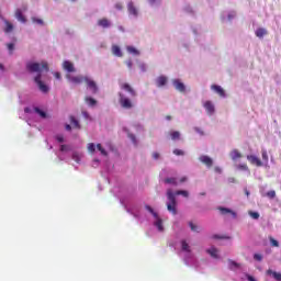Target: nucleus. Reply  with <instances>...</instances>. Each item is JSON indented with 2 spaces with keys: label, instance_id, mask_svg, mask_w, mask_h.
Returning <instances> with one entry per match:
<instances>
[{
  "label": "nucleus",
  "instance_id": "nucleus-1",
  "mask_svg": "<svg viewBox=\"0 0 281 281\" xmlns=\"http://www.w3.org/2000/svg\"><path fill=\"white\" fill-rule=\"evenodd\" d=\"M176 196H184L188 199L190 196V193L186 190H178L176 192H172V189L167 190V199L169 203H167V210L171 214L177 215V198Z\"/></svg>",
  "mask_w": 281,
  "mask_h": 281
},
{
  "label": "nucleus",
  "instance_id": "nucleus-2",
  "mask_svg": "<svg viewBox=\"0 0 281 281\" xmlns=\"http://www.w3.org/2000/svg\"><path fill=\"white\" fill-rule=\"evenodd\" d=\"M66 78L67 80H69V82H72V85H82V82H86V85L89 87V89L93 91V93L98 91V86H95V82L93 80H89V78L87 77H82V76L74 77L71 76V72H67Z\"/></svg>",
  "mask_w": 281,
  "mask_h": 281
},
{
  "label": "nucleus",
  "instance_id": "nucleus-3",
  "mask_svg": "<svg viewBox=\"0 0 281 281\" xmlns=\"http://www.w3.org/2000/svg\"><path fill=\"white\" fill-rule=\"evenodd\" d=\"M27 71H49V66L47 63H27L26 64Z\"/></svg>",
  "mask_w": 281,
  "mask_h": 281
},
{
  "label": "nucleus",
  "instance_id": "nucleus-4",
  "mask_svg": "<svg viewBox=\"0 0 281 281\" xmlns=\"http://www.w3.org/2000/svg\"><path fill=\"white\" fill-rule=\"evenodd\" d=\"M34 81L42 93H47L49 91V87L43 82L41 72L37 74V76L34 78Z\"/></svg>",
  "mask_w": 281,
  "mask_h": 281
},
{
  "label": "nucleus",
  "instance_id": "nucleus-5",
  "mask_svg": "<svg viewBox=\"0 0 281 281\" xmlns=\"http://www.w3.org/2000/svg\"><path fill=\"white\" fill-rule=\"evenodd\" d=\"M119 102L122 109H133V101L125 97L122 92L119 93Z\"/></svg>",
  "mask_w": 281,
  "mask_h": 281
},
{
  "label": "nucleus",
  "instance_id": "nucleus-6",
  "mask_svg": "<svg viewBox=\"0 0 281 281\" xmlns=\"http://www.w3.org/2000/svg\"><path fill=\"white\" fill-rule=\"evenodd\" d=\"M172 85L177 91H179L180 93H186V85H183V82H181V80L173 79Z\"/></svg>",
  "mask_w": 281,
  "mask_h": 281
},
{
  "label": "nucleus",
  "instance_id": "nucleus-7",
  "mask_svg": "<svg viewBox=\"0 0 281 281\" xmlns=\"http://www.w3.org/2000/svg\"><path fill=\"white\" fill-rule=\"evenodd\" d=\"M247 159L252 166H257V168H260L262 166V160H260V158L255 155H248Z\"/></svg>",
  "mask_w": 281,
  "mask_h": 281
},
{
  "label": "nucleus",
  "instance_id": "nucleus-8",
  "mask_svg": "<svg viewBox=\"0 0 281 281\" xmlns=\"http://www.w3.org/2000/svg\"><path fill=\"white\" fill-rule=\"evenodd\" d=\"M211 89H212V91H214V93H217V95H220V98H225V90L221 86L212 85Z\"/></svg>",
  "mask_w": 281,
  "mask_h": 281
},
{
  "label": "nucleus",
  "instance_id": "nucleus-9",
  "mask_svg": "<svg viewBox=\"0 0 281 281\" xmlns=\"http://www.w3.org/2000/svg\"><path fill=\"white\" fill-rule=\"evenodd\" d=\"M121 89H124V91H127V93H130L132 98H135L137 95V92L128 83H122Z\"/></svg>",
  "mask_w": 281,
  "mask_h": 281
},
{
  "label": "nucleus",
  "instance_id": "nucleus-10",
  "mask_svg": "<svg viewBox=\"0 0 281 281\" xmlns=\"http://www.w3.org/2000/svg\"><path fill=\"white\" fill-rule=\"evenodd\" d=\"M204 109L209 115H213L215 111L214 103H212V101L204 102Z\"/></svg>",
  "mask_w": 281,
  "mask_h": 281
},
{
  "label": "nucleus",
  "instance_id": "nucleus-11",
  "mask_svg": "<svg viewBox=\"0 0 281 281\" xmlns=\"http://www.w3.org/2000/svg\"><path fill=\"white\" fill-rule=\"evenodd\" d=\"M200 161L202 164H204L205 166H207V168H212V165L214 164V161L212 160V158H210L209 156H201L200 157Z\"/></svg>",
  "mask_w": 281,
  "mask_h": 281
},
{
  "label": "nucleus",
  "instance_id": "nucleus-12",
  "mask_svg": "<svg viewBox=\"0 0 281 281\" xmlns=\"http://www.w3.org/2000/svg\"><path fill=\"white\" fill-rule=\"evenodd\" d=\"M112 54L117 58H122V56H124V54L122 53V48H120V46L117 45H112Z\"/></svg>",
  "mask_w": 281,
  "mask_h": 281
},
{
  "label": "nucleus",
  "instance_id": "nucleus-13",
  "mask_svg": "<svg viewBox=\"0 0 281 281\" xmlns=\"http://www.w3.org/2000/svg\"><path fill=\"white\" fill-rule=\"evenodd\" d=\"M15 19H18V21H20V23H26V21H27L25 19V15H23V11H21V9H16Z\"/></svg>",
  "mask_w": 281,
  "mask_h": 281
},
{
  "label": "nucleus",
  "instance_id": "nucleus-14",
  "mask_svg": "<svg viewBox=\"0 0 281 281\" xmlns=\"http://www.w3.org/2000/svg\"><path fill=\"white\" fill-rule=\"evenodd\" d=\"M267 276H272V278L276 279L277 281H281V272H276L271 269H268Z\"/></svg>",
  "mask_w": 281,
  "mask_h": 281
},
{
  "label": "nucleus",
  "instance_id": "nucleus-15",
  "mask_svg": "<svg viewBox=\"0 0 281 281\" xmlns=\"http://www.w3.org/2000/svg\"><path fill=\"white\" fill-rule=\"evenodd\" d=\"M127 10L130 14H133V16H137V8H135V4H133V2H128Z\"/></svg>",
  "mask_w": 281,
  "mask_h": 281
},
{
  "label": "nucleus",
  "instance_id": "nucleus-16",
  "mask_svg": "<svg viewBox=\"0 0 281 281\" xmlns=\"http://www.w3.org/2000/svg\"><path fill=\"white\" fill-rule=\"evenodd\" d=\"M155 226L157 227L158 232H164V221L159 218V215L156 217Z\"/></svg>",
  "mask_w": 281,
  "mask_h": 281
},
{
  "label": "nucleus",
  "instance_id": "nucleus-17",
  "mask_svg": "<svg viewBox=\"0 0 281 281\" xmlns=\"http://www.w3.org/2000/svg\"><path fill=\"white\" fill-rule=\"evenodd\" d=\"M168 78L161 76L157 78V87H166Z\"/></svg>",
  "mask_w": 281,
  "mask_h": 281
},
{
  "label": "nucleus",
  "instance_id": "nucleus-18",
  "mask_svg": "<svg viewBox=\"0 0 281 281\" xmlns=\"http://www.w3.org/2000/svg\"><path fill=\"white\" fill-rule=\"evenodd\" d=\"M240 157H243V154H240V151H238V149H233L231 151V158L233 160L240 159Z\"/></svg>",
  "mask_w": 281,
  "mask_h": 281
},
{
  "label": "nucleus",
  "instance_id": "nucleus-19",
  "mask_svg": "<svg viewBox=\"0 0 281 281\" xmlns=\"http://www.w3.org/2000/svg\"><path fill=\"white\" fill-rule=\"evenodd\" d=\"M218 210H220V212H221V214H223V215H225V214H233V216L236 218V213H234V211H232V210H229V209H227V207H223V206H221V207H218Z\"/></svg>",
  "mask_w": 281,
  "mask_h": 281
},
{
  "label": "nucleus",
  "instance_id": "nucleus-20",
  "mask_svg": "<svg viewBox=\"0 0 281 281\" xmlns=\"http://www.w3.org/2000/svg\"><path fill=\"white\" fill-rule=\"evenodd\" d=\"M98 25H100V27H111V22L106 19H101L98 21Z\"/></svg>",
  "mask_w": 281,
  "mask_h": 281
},
{
  "label": "nucleus",
  "instance_id": "nucleus-21",
  "mask_svg": "<svg viewBox=\"0 0 281 281\" xmlns=\"http://www.w3.org/2000/svg\"><path fill=\"white\" fill-rule=\"evenodd\" d=\"M63 67L65 71H74V64L71 61H64Z\"/></svg>",
  "mask_w": 281,
  "mask_h": 281
},
{
  "label": "nucleus",
  "instance_id": "nucleus-22",
  "mask_svg": "<svg viewBox=\"0 0 281 281\" xmlns=\"http://www.w3.org/2000/svg\"><path fill=\"white\" fill-rule=\"evenodd\" d=\"M206 254H210L212 258H218V249L212 247L206 250Z\"/></svg>",
  "mask_w": 281,
  "mask_h": 281
},
{
  "label": "nucleus",
  "instance_id": "nucleus-23",
  "mask_svg": "<svg viewBox=\"0 0 281 281\" xmlns=\"http://www.w3.org/2000/svg\"><path fill=\"white\" fill-rule=\"evenodd\" d=\"M256 36L258 38H262L263 36H267V31L262 27L257 29Z\"/></svg>",
  "mask_w": 281,
  "mask_h": 281
},
{
  "label": "nucleus",
  "instance_id": "nucleus-24",
  "mask_svg": "<svg viewBox=\"0 0 281 281\" xmlns=\"http://www.w3.org/2000/svg\"><path fill=\"white\" fill-rule=\"evenodd\" d=\"M5 23V29H4V32L5 34H10V32H12V30H14V25H12V23H10L8 20L4 21Z\"/></svg>",
  "mask_w": 281,
  "mask_h": 281
},
{
  "label": "nucleus",
  "instance_id": "nucleus-25",
  "mask_svg": "<svg viewBox=\"0 0 281 281\" xmlns=\"http://www.w3.org/2000/svg\"><path fill=\"white\" fill-rule=\"evenodd\" d=\"M126 50L128 52V54H133L134 56H139V50L134 46H127Z\"/></svg>",
  "mask_w": 281,
  "mask_h": 281
},
{
  "label": "nucleus",
  "instance_id": "nucleus-26",
  "mask_svg": "<svg viewBox=\"0 0 281 281\" xmlns=\"http://www.w3.org/2000/svg\"><path fill=\"white\" fill-rule=\"evenodd\" d=\"M170 137L173 142H176V139H180L181 138V133H179V131H173L170 132Z\"/></svg>",
  "mask_w": 281,
  "mask_h": 281
},
{
  "label": "nucleus",
  "instance_id": "nucleus-27",
  "mask_svg": "<svg viewBox=\"0 0 281 281\" xmlns=\"http://www.w3.org/2000/svg\"><path fill=\"white\" fill-rule=\"evenodd\" d=\"M181 249H182V251H187L188 254H190V251H191L190 250V245L186 240L181 241Z\"/></svg>",
  "mask_w": 281,
  "mask_h": 281
},
{
  "label": "nucleus",
  "instance_id": "nucleus-28",
  "mask_svg": "<svg viewBox=\"0 0 281 281\" xmlns=\"http://www.w3.org/2000/svg\"><path fill=\"white\" fill-rule=\"evenodd\" d=\"M164 181L167 184L177 186V178H166Z\"/></svg>",
  "mask_w": 281,
  "mask_h": 281
},
{
  "label": "nucleus",
  "instance_id": "nucleus-29",
  "mask_svg": "<svg viewBox=\"0 0 281 281\" xmlns=\"http://www.w3.org/2000/svg\"><path fill=\"white\" fill-rule=\"evenodd\" d=\"M261 157L265 164H269V154H267L266 149L261 150Z\"/></svg>",
  "mask_w": 281,
  "mask_h": 281
},
{
  "label": "nucleus",
  "instance_id": "nucleus-30",
  "mask_svg": "<svg viewBox=\"0 0 281 281\" xmlns=\"http://www.w3.org/2000/svg\"><path fill=\"white\" fill-rule=\"evenodd\" d=\"M70 124H72V126H75V128H80V123L74 116H70Z\"/></svg>",
  "mask_w": 281,
  "mask_h": 281
},
{
  "label": "nucleus",
  "instance_id": "nucleus-31",
  "mask_svg": "<svg viewBox=\"0 0 281 281\" xmlns=\"http://www.w3.org/2000/svg\"><path fill=\"white\" fill-rule=\"evenodd\" d=\"M34 111H35V113H37V115L42 116L43 119L47 117V113H45L40 108H35Z\"/></svg>",
  "mask_w": 281,
  "mask_h": 281
},
{
  "label": "nucleus",
  "instance_id": "nucleus-32",
  "mask_svg": "<svg viewBox=\"0 0 281 281\" xmlns=\"http://www.w3.org/2000/svg\"><path fill=\"white\" fill-rule=\"evenodd\" d=\"M269 240H270L271 247H280V243L278 240H276V238L270 236Z\"/></svg>",
  "mask_w": 281,
  "mask_h": 281
},
{
  "label": "nucleus",
  "instance_id": "nucleus-33",
  "mask_svg": "<svg viewBox=\"0 0 281 281\" xmlns=\"http://www.w3.org/2000/svg\"><path fill=\"white\" fill-rule=\"evenodd\" d=\"M97 148H98V150L101 151V155L106 157L108 153H106V149L102 147V144H97Z\"/></svg>",
  "mask_w": 281,
  "mask_h": 281
},
{
  "label": "nucleus",
  "instance_id": "nucleus-34",
  "mask_svg": "<svg viewBox=\"0 0 281 281\" xmlns=\"http://www.w3.org/2000/svg\"><path fill=\"white\" fill-rule=\"evenodd\" d=\"M249 216H251V218H254L255 221H258V218H260V213L250 211Z\"/></svg>",
  "mask_w": 281,
  "mask_h": 281
},
{
  "label": "nucleus",
  "instance_id": "nucleus-35",
  "mask_svg": "<svg viewBox=\"0 0 281 281\" xmlns=\"http://www.w3.org/2000/svg\"><path fill=\"white\" fill-rule=\"evenodd\" d=\"M86 102L90 105V106H95V99L93 98H86Z\"/></svg>",
  "mask_w": 281,
  "mask_h": 281
},
{
  "label": "nucleus",
  "instance_id": "nucleus-36",
  "mask_svg": "<svg viewBox=\"0 0 281 281\" xmlns=\"http://www.w3.org/2000/svg\"><path fill=\"white\" fill-rule=\"evenodd\" d=\"M189 226L191 228V232H196L199 233V226H196L194 223L190 222Z\"/></svg>",
  "mask_w": 281,
  "mask_h": 281
},
{
  "label": "nucleus",
  "instance_id": "nucleus-37",
  "mask_svg": "<svg viewBox=\"0 0 281 281\" xmlns=\"http://www.w3.org/2000/svg\"><path fill=\"white\" fill-rule=\"evenodd\" d=\"M266 196H268V199H276V191H273V190L268 191L266 193Z\"/></svg>",
  "mask_w": 281,
  "mask_h": 281
},
{
  "label": "nucleus",
  "instance_id": "nucleus-38",
  "mask_svg": "<svg viewBox=\"0 0 281 281\" xmlns=\"http://www.w3.org/2000/svg\"><path fill=\"white\" fill-rule=\"evenodd\" d=\"M88 150L90 153H95V144H93V143L88 144Z\"/></svg>",
  "mask_w": 281,
  "mask_h": 281
},
{
  "label": "nucleus",
  "instance_id": "nucleus-39",
  "mask_svg": "<svg viewBox=\"0 0 281 281\" xmlns=\"http://www.w3.org/2000/svg\"><path fill=\"white\" fill-rule=\"evenodd\" d=\"M254 260H257V262H262V255L261 254H255Z\"/></svg>",
  "mask_w": 281,
  "mask_h": 281
},
{
  "label": "nucleus",
  "instance_id": "nucleus-40",
  "mask_svg": "<svg viewBox=\"0 0 281 281\" xmlns=\"http://www.w3.org/2000/svg\"><path fill=\"white\" fill-rule=\"evenodd\" d=\"M173 155H177L178 157L186 155V153L181 149H175Z\"/></svg>",
  "mask_w": 281,
  "mask_h": 281
},
{
  "label": "nucleus",
  "instance_id": "nucleus-41",
  "mask_svg": "<svg viewBox=\"0 0 281 281\" xmlns=\"http://www.w3.org/2000/svg\"><path fill=\"white\" fill-rule=\"evenodd\" d=\"M55 139L59 143V144H63V142H65V137L63 135H57L55 136Z\"/></svg>",
  "mask_w": 281,
  "mask_h": 281
},
{
  "label": "nucleus",
  "instance_id": "nucleus-42",
  "mask_svg": "<svg viewBox=\"0 0 281 281\" xmlns=\"http://www.w3.org/2000/svg\"><path fill=\"white\" fill-rule=\"evenodd\" d=\"M146 210L150 212V214H153L154 218H157V213L155 212V210H153L150 206H146Z\"/></svg>",
  "mask_w": 281,
  "mask_h": 281
},
{
  "label": "nucleus",
  "instance_id": "nucleus-43",
  "mask_svg": "<svg viewBox=\"0 0 281 281\" xmlns=\"http://www.w3.org/2000/svg\"><path fill=\"white\" fill-rule=\"evenodd\" d=\"M229 265H231V267H235V269H240V263H238L236 261L229 260Z\"/></svg>",
  "mask_w": 281,
  "mask_h": 281
},
{
  "label": "nucleus",
  "instance_id": "nucleus-44",
  "mask_svg": "<svg viewBox=\"0 0 281 281\" xmlns=\"http://www.w3.org/2000/svg\"><path fill=\"white\" fill-rule=\"evenodd\" d=\"M33 23H37V25H43V20L38 18H32Z\"/></svg>",
  "mask_w": 281,
  "mask_h": 281
},
{
  "label": "nucleus",
  "instance_id": "nucleus-45",
  "mask_svg": "<svg viewBox=\"0 0 281 281\" xmlns=\"http://www.w3.org/2000/svg\"><path fill=\"white\" fill-rule=\"evenodd\" d=\"M7 47H8V49H9V52H14V44L13 43H9V44H7Z\"/></svg>",
  "mask_w": 281,
  "mask_h": 281
},
{
  "label": "nucleus",
  "instance_id": "nucleus-46",
  "mask_svg": "<svg viewBox=\"0 0 281 281\" xmlns=\"http://www.w3.org/2000/svg\"><path fill=\"white\" fill-rule=\"evenodd\" d=\"M130 139H132V142H134V144H136V138H135V135L133 134H130L128 135Z\"/></svg>",
  "mask_w": 281,
  "mask_h": 281
},
{
  "label": "nucleus",
  "instance_id": "nucleus-47",
  "mask_svg": "<svg viewBox=\"0 0 281 281\" xmlns=\"http://www.w3.org/2000/svg\"><path fill=\"white\" fill-rule=\"evenodd\" d=\"M65 150H67V145H61V146H60V151H61V153H65Z\"/></svg>",
  "mask_w": 281,
  "mask_h": 281
},
{
  "label": "nucleus",
  "instance_id": "nucleus-48",
  "mask_svg": "<svg viewBox=\"0 0 281 281\" xmlns=\"http://www.w3.org/2000/svg\"><path fill=\"white\" fill-rule=\"evenodd\" d=\"M125 64L127 65V67H133V61L131 59L125 61Z\"/></svg>",
  "mask_w": 281,
  "mask_h": 281
},
{
  "label": "nucleus",
  "instance_id": "nucleus-49",
  "mask_svg": "<svg viewBox=\"0 0 281 281\" xmlns=\"http://www.w3.org/2000/svg\"><path fill=\"white\" fill-rule=\"evenodd\" d=\"M115 8H116V10H122V8H123V7H122V3H116V4H115Z\"/></svg>",
  "mask_w": 281,
  "mask_h": 281
},
{
  "label": "nucleus",
  "instance_id": "nucleus-50",
  "mask_svg": "<svg viewBox=\"0 0 281 281\" xmlns=\"http://www.w3.org/2000/svg\"><path fill=\"white\" fill-rule=\"evenodd\" d=\"M55 78H56L57 80H60V72H55Z\"/></svg>",
  "mask_w": 281,
  "mask_h": 281
},
{
  "label": "nucleus",
  "instance_id": "nucleus-51",
  "mask_svg": "<svg viewBox=\"0 0 281 281\" xmlns=\"http://www.w3.org/2000/svg\"><path fill=\"white\" fill-rule=\"evenodd\" d=\"M153 157H154V159H158L159 158V153H154Z\"/></svg>",
  "mask_w": 281,
  "mask_h": 281
},
{
  "label": "nucleus",
  "instance_id": "nucleus-52",
  "mask_svg": "<svg viewBox=\"0 0 281 281\" xmlns=\"http://www.w3.org/2000/svg\"><path fill=\"white\" fill-rule=\"evenodd\" d=\"M140 69H142V71H146V65L140 64Z\"/></svg>",
  "mask_w": 281,
  "mask_h": 281
},
{
  "label": "nucleus",
  "instance_id": "nucleus-53",
  "mask_svg": "<svg viewBox=\"0 0 281 281\" xmlns=\"http://www.w3.org/2000/svg\"><path fill=\"white\" fill-rule=\"evenodd\" d=\"M236 16V14H228V20L232 21V19H234Z\"/></svg>",
  "mask_w": 281,
  "mask_h": 281
},
{
  "label": "nucleus",
  "instance_id": "nucleus-54",
  "mask_svg": "<svg viewBox=\"0 0 281 281\" xmlns=\"http://www.w3.org/2000/svg\"><path fill=\"white\" fill-rule=\"evenodd\" d=\"M184 181H188V178L183 177L180 179V183H184Z\"/></svg>",
  "mask_w": 281,
  "mask_h": 281
},
{
  "label": "nucleus",
  "instance_id": "nucleus-55",
  "mask_svg": "<svg viewBox=\"0 0 281 281\" xmlns=\"http://www.w3.org/2000/svg\"><path fill=\"white\" fill-rule=\"evenodd\" d=\"M195 131L196 133H200V135H203V132L199 127H195Z\"/></svg>",
  "mask_w": 281,
  "mask_h": 281
},
{
  "label": "nucleus",
  "instance_id": "nucleus-56",
  "mask_svg": "<svg viewBox=\"0 0 281 281\" xmlns=\"http://www.w3.org/2000/svg\"><path fill=\"white\" fill-rule=\"evenodd\" d=\"M66 131H71V125L67 124L66 125Z\"/></svg>",
  "mask_w": 281,
  "mask_h": 281
},
{
  "label": "nucleus",
  "instance_id": "nucleus-57",
  "mask_svg": "<svg viewBox=\"0 0 281 281\" xmlns=\"http://www.w3.org/2000/svg\"><path fill=\"white\" fill-rule=\"evenodd\" d=\"M240 168H243V170H247V165H243Z\"/></svg>",
  "mask_w": 281,
  "mask_h": 281
},
{
  "label": "nucleus",
  "instance_id": "nucleus-58",
  "mask_svg": "<svg viewBox=\"0 0 281 281\" xmlns=\"http://www.w3.org/2000/svg\"><path fill=\"white\" fill-rule=\"evenodd\" d=\"M166 120L170 121V120H172V116L167 115V116H166Z\"/></svg>",
  "mask_w": 281,
  "mask_h": 281
},
{
  "label": "nucleus",
  "instance_id": "nucleus-59",
  "mask_svg": "<svg viewBox=\"0 0 281 281\" xmlns=\"http://www.w3.org/2000/svg\"><path fill=\"white\" fill-rule=\"evenodd\" d=\"M245 194H246V196H249V190H245Z\"/></svg>",
  "mask_w": 281,
  "mask_h": 281
},
{
  "label": "nucleus",
  "instance_id": "nucleus-60",
  "mask_svg": "<svg viewBox=\"0 0 281 281\" xmlns=\"http://www.w3.org/2000/svg\"><path fill=\"white\" fill-rule=\"evenodd\" d=\"M205 194H206L205 192H201L200 196H205Z\"/></svg>",
  "mask_w": 281,
  "mask_h": 281
},
{
  "label": "nucleus",
  "instance_id": "nucleus-61",
  "mask_svg": "<svg viewBox=\"0 0 281 281\" xmlns=\"http://www.w3.org/2000/svg\"><path fill=\"white\" fill-rule=\"evenodd\" d=\"M157 0H149V3H155Z\"/></svg>",
  "mask_w": 281,
  "mask_h": 281
},
{
  "label": "nucleus",
  "instance_id": "nucleus-62",
  "mask_svg": "<svg viewBox=\"0 0 281 281\" xmlns=\"http://www.w3.org/2000/svg\"><path fill=\"white\" fill-rule=\"evenodd\" d=\"M0 69L3 70V66L0 64Z\"/></svg>",
  "mask_w": 281,
  "mask_h": 281
},
{
  "label": "nucleus",
  "instance_id": "nucleus-63",
  "mask_svg": "<svg viewBox=\"0 0 281 281\" xmlns=\"http://www.w3.org/2000/svg\"><path fill=\"white\" fill-rule=\"evenodd\" d=\"M215 170H216L217 172H221V169H218V168H216Z\"/></svg>",
  "mask_w": 281,
  "mask_h": 281
},
{
  "label": "nucleus",
  "instance_id": "nucleus-64",
  "mask_svg": "<svg viewBox=\"0 0 281 281\" xmlns=\"http://www.w3.org/2000/svg\"><path fill=\"white\" fill-rule=\"evenodd\" d=\"M213 238H218V237L216 235H214Z\"/></svg>",
  "mask_w": 281,
  "mask_h": 281
}]
</instances>
